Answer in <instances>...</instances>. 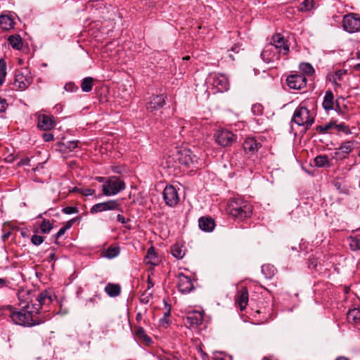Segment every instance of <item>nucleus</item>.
<instances>
[{
    "label": "nucleus",
    "instance_id": "f257e3e1",
    "mask_svg": "<svg viewBox=\"0 0 360 360\" xmlns=\"http://www.w3.org/2000/svg\"><path fill=\"white\" fill-rule=\"evenodd\" d=\"M11 318L15 323L24 326L39 325L46 320L40 316L39 308L30 303L22 307L20 311H11Z\"/></svg>",
    "mask_w": 360,
    "mask_h": 360
},
{
    "label": "nucleus",
    "instance_id": "f03ea898",
    "mask_svg": "<svg viewBox=\"0 0 360 360\" xmlns=\"http://www.w3.org/2000/svg\"><path fill=\"white\" fill-rule=\"evenodd\" d=\"M226 212L233 217L244 219L251 216L252 206L242 198H233L228 202Z\"/></svg>",
    "mask_w": 360,
    "mask_h": 360
},
{
    "label": "nucleus",
    "instance_id": "7ed1b4c3",
    "mask_svg": "<svg viewBox=\"0 0 360 360\" xmlns=\"http://www.w3.org/2000/svg\"><path fill=\"white\" fill-rule=\"evenodd\" d=\"M169 158H172L175 162H178L179 164L188 167L198 168L204 164L202 158L198 157L190 149L186 148L176 150Z\"/></svg>",
    "mask_w": 360,
    "mask_h": 360
},
{
    "label": "nucleus",
    "instance_id": "20e7f679",
    "mask_svg": "<svg viewBox=\"0 0 360 360\" xmlns=\"http://www.w3.org/2000/svg\"><path fill=\"white\" fill-rule=\"evenodd\" d=\"M292 121L298 126L304 127L307 129H309L314 122V116L307 108L305 101L301 103L295 109Z\"/></svg>",
    "mask_w": 360,
    "mask_h": 360
},
{
    "label": "nucleus",
    "instance_id": "39448f33",
    "mask_svg": "<svg viewBox=\"0 0 360 360\" xmlns=\"http://www.w3.org/2000/svg\"><path fill=\"white\" fill-rule=\"evenodd\" d=\"M125 189V184L117 176H110L106 179L102 186L103 194L106 196L117 195Z\"/></svg>",
    "mask_w": 360,
    "mask_h": 360
},
{
    "label": "nucleus",
    "instance_id": "423d86ee",
    "mask_svg": "<svg viewBox=\"0 0 360 360\" xmlns=\"http://www.w3.org/2000/svg\"><path fill=\"white\" fill-rule=\"evenodd\" d=\"M216 142L222 147L231 146L237 140V136L225 129H218L214 133Z\"/></svg>",
    "mask_w": 360,
    "mask_h": 360
},
{
    "label": "nucleus",
    "instance_id": "0eeeda50",
    "mask_svg": "<svg viewBox=\"0 0 360 360\" xmlns=\"http://www.w3.org/2000/svg\"><path fill=\"white\" fill-rule=\"evenodd\" d=\"M32 77L27 68L18 70L15 75L14 85L19 90L26 89L32 82Z\"/></svg>",
    "mask_w": 360,
    "mask_h": 360
},
{
    "label": "nucleus",
    "instance_id": "6e6552de",
    "mask_svg": "<svg viewBox=\"0 0 360 360\" xmlns=\"http://www.w3.org/2000/svg\"><path fill=\"white\" fill-rule=\"evenodd\" d=\"M119 211L122 212L120 203L116 200H110L103 202L97 203L91 207L90 212L96 214L105 211Z\"/></svg>",
    "mask_w": 360,
    "mask_h": 360
},
{
    "label": "nucleus",
    "instance_id": "1a4fd4ad",
    "mask_svg": "<svg viewBox=\"0 0 360 360\" xmlns=\"http://www.w3.org/2000/svg\"><path fill=\"white\" fill-rule=\"evenodd\" d=\"M342 26L348 32H358L360 30V18L356 14H347L343 18Z\"/></svg>",
    "mask_w": 360,
    "mask_h": 360
},
{
    "label": "nucleus",
    "instance_id": "9d476101",
    "mask_svg": "<svg viewBox=\"0 0 360 360\" xmlns=\"http://www.w3.org/2000/svg\"><path fill=\"white\" fill-rule=\"evenodd\" d=\"M163 197L166 204L170 207H174L179 201V195L176 189L173 186H167L163 191Z\"/></svg>",
    "mask_w": 360,
    "mask_h": 360
},
{
    "label": "nucleus",
    "instance_id": "9b49d317",
    "mask_svg": "<svg viewBox=\"0 0 360 360\" xmlns=\"http://www.w3.org/2000/svg\"><path fill=\"white\" fill-rule=\"evenodd\" d=\"M287 84L290 89H302L307 84V79L302 74L290 75L287 77Z\"/></svg>",
    "mask_w": 360,
    "mask_h": 360
},
{
    "label": "nucleus",
    "instance_id": "f8f14e48",
    "mask_svg": "<svg viewBox=\"0 0 360 360\" xmlns=\"http://www.w3.org/2000/svg\"><path fill=\"white\" fill-rule=\"evenodd\" d=\"M269 44L274 46L276 51L282 55H287L289 52V46L281 34H274Z\"/></svg>",
    "mask_w": 360,
    "mask_h": 360
},
{
    "label": "nucleus",
    "instance_id": "ddd939ff",
    "mask_svg": "<svg viewBox=\"0 0 360 360\" xmlns=\"http://www.w3.org/2000/svg\"><path fill=\"white\" fill-rule=\"evenodd\" d=\"M280 55L274 46L268 44L262 52L261 57L265 63H270L278 60Z\"/></svg>",
    "mask_w": 360,
    "mask_h": 360
},
{
    "label": "nucleus",
    "instance_id": "4468645a",
    "mask_svg": "<svg viewBox=\"0 0 360 360\" xmlns=\"http://www.w3.org/2000/svg\"><path fill=\"white\" fill-rule=\"evenodd\" d=\"M177 287L179 290L183 294L188 293L194 288L193 283L191 278L183 274H179L178 275Z\"/></svg>",
    "mask_w": 360,
    "mask_h": 360
},
{
    "label": "nucleus",
    "instance_id": "2eb2a0df",
    "mask_svg": "<svg viewBox=\"0 0 360 360\" xmlns=\"http://www.w3.org/2000/svg\"><path fill=\"white\" fill-rule=\"evenodd\" d=\"M202 321L203 314L198 311H194L188 313L184 323L185 325L194 328L200 325Z\"/></svg>",
    "mask_w": 360,
    "mask_h": 360
},
{
    "label": "nucleus",
    "instance_id": "dca6fc26",
    "mask_svg": "<svg viewBox=\"0 0 360 360\" xmlns=\"http://www.w3.org/2000/svg\"><path fill=\"white\" fill-rule=\"evenodd\" d=\"M212 85L216 87L219 91L224 92L229 89V81L226 75L217 74L213 77Z\"/></svg>",
    "mask_w": 360,
    "mask_h": 360
},
{
    "label": "nucleus",
    "instance_id": "f3484780",
    "mask_svg": "<svg viewBox=\"0 0 360 360\" xmlns=\"http://www.w3.org/2000/svg\"><path fill=\"white\" fill-rule=\"evenodd\" d=\"M165 104V97L163 95L155 96L148 103L147 110L150 112H155L162 108Z\"/></svg>",
    "mask_w": 360,
    "mask_h": 360
},
{
    "label": "nucleus",
    "instance_id": "a211bd4d",
    "mask_svg": "<svg viewBox=\"0 0 360 360\" xmlns=\"http://www.w3.org/2000/svg\"><path fill=\"white\" fill-rule=\"evenodd\" d=\"M55 124L52 117L44 114L38 116V127L42 130L47 131L51 129Z\"/></svg>",
    "mask_w": 360,
    "mask_h": 360
},
{
    "label": "nucleus",
    "instance_id": "6ab92c4d",
    "mask_svg": "<svg viewBox=\"0 0 360 360\" xmlns=\"http://www.w3.org/2000/svg\"><path fill=\"white\" fill-rule=\"evenodd\" d=\"M236 302L240 310H244L248 302V291L245 287H243L239 292L236 298Z\"/></svg>",
    "mask_w": 360,
    "mask_h": 360
},
{
    "label": "nucleus",
    "instance_id": "aec40b11",
    "mask_svg": "<svg viewBox=\"0 0 360 360\" xmlns=\"http://www.w3.org/2000/svg\"><path fill=\"white\" fill-rule=\"evenodd\" d=\"M160 261V258L158 254L155 252V248L153 247L148 248L147 255L144 258L145 263L152 266H155L159 264Z\"/></svg>",
    "mask_w": 360,
    "mask_h": 360
},
{
    "label": "nucleus",
    "instance_id": "412c9836",
    "mask_svg": "<svg viewBox=\"0 0 360 360\" xmlns=\"http://www.w3.org/2000/svg\"><path fill=\"white\" fill-rule=\"evenodd\" d=\"M260 147V143L257 142L254 138H248L243 143L244 150L252 153H256Z\"/></svg>",
    "mask_w": 360,
    "mask_h": 360
},
{
    "label": "nucleus",
    "instance_id": "4be33fe9",
    "mask_svg": "<svg viewBox=\"0 0 360 360\" xmlns=\"http://www.w3.org/2000/svg\"><path fill=\"white\" fill-rule=\"evenodd\" d=\"M198 224L200 229L207 232L212 231L215 226L214 221L210 217L200 218Z\"/></svg>",
    "mask_w": 360,
    "mask_h": 360
},
{
    "label": "nucleus",
    "instance_id": "5701e85b",
    "mask_svg": "<svg viewBox=\"0 0 360 360\" xmlns=\"http://www.w3.org/2000/svg\"><path fill=\"white\" fill-rule=\"evenodd\" d=\"M14 19L9 15H0V28L9 30L14 27Z\"/></svg>",
    "mask_w": 360,
    "mask_h": 360
},
{
    "label": "nucleus",
    "instance_id": "b1692460",
    "mask_svg": "<svg viewBox=\"0 0 360 360\" xmlns=\"http://www.w3.org/2000/svg\"><path fill=\"white\" fill-rule=\"evenodd\" d=\"M349 246L352 250L356 251L360 250V228L356 233H354L353 236L349 237Z\"/></svg>",
    "mask_w": 360,
    "mask_h": 360
},
{
    "label": "nucleus",
    "instance_id": "393cba45",
    "mask_svg": "<svg viewBox=\"0 0 360 360\" xmlns=\"http://www.w3.org/2000/svg\"><path fill=\"white\" fill-rule=\"evenodd\" d=\"M134 334L140 341H143L146 345H149L151 342V339L146 334L142 327L139 326L135 328Z\"/></svg>",
    "mask_w": 360,
    "mask_h": 360
},
{
    "label": "nucleus",
    "instance_id": "a878e982",
    "mask_svg": "<svg viewBox=\"0 0 360 360\" xmlns=\"http://www.w3.org/2000/svg\"><path fill=\"white\" fill-rule=\"evenodd\" d=\"M333 93L331 91H326L322 103L323 108L326 110H332L333 108Z\"/></svg>",
    "mask_w": 360,
    "mask_h": 360
},
{
    "label": "nucleus",
    "instance_id": "bb28decb",
    "mask_svg": "<svg viewBox=\"0 0 360 360\" xmlns=\"http://www.w3.org/2000/svg\"><path fill=\"white\" fill-rule=\"evenodd\" d=\"M105 292L110 297H116L120 293V286L118 284L108 283L105 288Z\"/></svg>",
    "mask_w": 360,
    "mask_h": 360
},
{
    "label": "nucleus",
    "instance_id": "cd10ccee",
    "mask_svg": "<svg viewBox=\"0 0 360 360\" xmlns=\"http://www.w3.org/2000/svg\"><path fill=\"white\" fill-rule=\"evenodd\" d=\"M37 300L39 305L43 306L51 304L52 299L48 291H43L37 296Z\"/></svg>",
    "mask_w": 360,
    "mask_h": 360
},
{
    "label": "nucleus",
    "instance_id": "c85d7f7f",
    "mask_svg": "<svg viewBox=\"0 0 360 360\" xmlns=\"http://www.w3.org/2000/svg\"><path fill=\"white\" fill-rule=\"evenodd\" d=\"M8 41L11 46L16 50H20L22 47V39L18 34L10 36L8 37Z\"/></svg>",
    "mask_w": 360,
    "mask_h": 360
},
{
    "label": "nucleus",
    "instance_id": "c756f323",
    "mask_svg": "<svg viewBox=\"0 0 360 360\" xmlns=\"http://www.w3.org/2000/svg\"><path fill=\"white\" fill-rule=\"evenodd\" d=\"M314 162L315 166L318 167H326L330 166L328 158L325 155L316 156L314 160Z\"/></svg>",
    "mask_w": 360,
    "mask_h": 360
},
{
    "label": "nucleus",
    "instance_id": "7c9ffc66",
    "mask_svg": "<svg viewBox=\"0 0 360 360\" xmlns=\"http://www.w3.org/2000/svg\"><path fill=\"white\" fill-rule=\"evenodd\" d=\"M347 320L349 323H356L360 321V309H350L347 314Z\"/></svg>",
    "mask_w": 360,
    "mask_h": 360
},
{
    "label": "nucleus",
    "instance_id": "2f4dec72",
    "mask_svg": "<svg viewBox=\"0 0 360 360\" xmlns=\"http://www.w3.org/2000/svg\"><path fill=\"white\" fill-rule=\"evenodd\" d=\"M94 78L91 77H85L81 83V89L84 92H89L91 91L94 85Z\"/></svg>",
    "mask_w": 360,
    "mask_h": 360
},
{
    "label": "nucleus",
    "instance_id": "473e14b6",
    "mask_svg": "<svg viewBox=\"0 0 360 360\" xmlns=\"http://www.w3.org/2000/svg\"><path fill=\"white\" fill-rule=\"evenodd\" d=\"M354 148V142L352 141L343 142L338 150H341L345 155L350 153Z\"/></svg>",
    "mask_w": 360,
    "mask_h": 360
},
{
    "label": "nucleus",
    "instance_id": "72a5a7b5",
    "mask_svg": "<svg viewBox=\"0 0 360 360\" xmlns=\"http://www.w3.org/2000/svg\"><path fill=\"white\" fill-rule=\"evenodd\" d=\"M346 74V71L344 70H340L335 72V74L332 76L330 81H332L335 85L340 86V84L338 82L341 81L342 77Z\"/></svg>",
    "mask_w": 360,
    "mask_h": 360
},
{
    "label": "nucleus",
    "instance_id": "f704fd0d",
    "mask_svg": "<svg viewBox=\"0 0 360 360\" xmlns=\"http://www.w3.org/2000/svg\"><path fill=\"white\" fill-rule=\"evenodd\" d=\"M262 271L268 278H271L276 273V269L269 264L263 265L262 267Z\"/></svg>",
    "mask_w": 360,
    "mask_h": 360
},
{
    "label": "nucleus",
    "instance_id": "c9c22d12",
    "mask_svg": "<svg viewBox=\"0 0 360 360\" xmlns=\"http://www.w3.org/2000/svg\"><path fill=\"white\" fill-rule=\"evenodd\" d=\"M120 253V248L118 247H109L105 252L104 256L108 259H112L117 257Z\"/></svg>",
    "mask_w": 360,
    "mask_h": 360
},
{
    "label": "nucleus",
    "instance_id": "e433bc0d",
    "mask_svg": "<svg viewBox=\"0 0 360 360\" xmlns=\"http://www.w3.org/2000/svg\"><path fill=\"white\" fill-rule=\"evenodd\" d=\"M6 74V63L3 59H0V86L4 83Z\"/></svg>",
    "mask_w": 360,
    "mask_h": 360
},
{
    "label": "nucleus",
    "instance_id": "4c0bfd02",
    "mask_svg": "<svg viewBox=\"0 0 360 360\" xmlns=\"http://www.w3.org/2000/svg\"><path fill=\"white\" fill-rule=\"evenodd\" d=\"M300 68L304 74L307 75H311L314 72V68L311 64L308 63H301L300 65Z\"/></svg>",
    "mask_w": 360,
    "mask_h": 360
},
{
    "label": "nucleus",
    "instance_id": "58836bf2",
    "mask_svg": "<svg viewBox=\"0 0 360 360\" xmlns=\"http://www.w3.org/2000/svg\"><path fill=\"white\" fill-rule=\"evenodd\" d=\"M335 129L338 132H342L345 135H349L352 134L351 129L349 128V126L346 125L345 123H336V125H335Z\"/></svg>",
    "mask_w": 360,
    "mask_h": 360
},
{
    "label": "nucleus",
    "instance_id": "ea45409f",
    "mask_svg": "<svg viewBox=\"0 0 360 360\" xmlns=\"http://www.w3.org/2000/svg\"><path fill=\"white\" fill-rule=\"evenodd\" d=\"M39 228L41 233H49L53 229V226L49 220L44 219L41 223Z\"/></svg>",
    "mask_w": 360,
    "mask_h": 360
},
{
    "label": "nucleus",
    "instance_id": "a19ab883",
    "mask_svg": "<svg viewBox=\"0 0 360 360\" xmlns=\"http://www.w3.org/2000/svg\"><path fill=\"white\" fill-rule=\"evenodd\" d=\"M313 0H304L300 6L299 10L302 12L308 11L313 8Z\"/></svg>",
    "mask_w": 360,
    "mask_h": 360
},
{
    "label": "nucleus",
    "instance_id": "79ce46f5",
    "mask_svg": "<svg viewBox=\"0 0 360 360\" xmlns=\"http://www.w3.org/2000/svg\"><path fill=\"white\" fill-rule=\"evenodd\" d=\"M172 255L177 258V259H181L183 257L184 253L183 252L182 250L181 249V248L177 245H173L172 248Z\"/></svg>",
    "mask_w": 360,
    "mask_h": 360
},
{
    "label": "nucleus",
    "instance_id": "37998d69",
    "mask_svg": "<svg viewBox=\"0 0 360 360\" xmlns=\"http://www.w3.org/2000/svg\"><path fill=\"white\" fill-rule=\"evenodd\" d=\"M264 111V107L260 103H255L252 106V112L255 115H262Z\"/></svg>",
    "mask_w": 360,
    "mask_h": 360
},
{
    "label": "nucleus",
    "instance_id": "c03bdc74",
    "mask_svg": "<svg viewBox=\"0 0 360 360\" xmlns=\"http://www.w3.org/2000/svg\"><path fill=\"white\" fill-rule=\"evenodd\" d=\"M335 125H336V122H330L324 125L319 126L317 129L319 131L327 132L330 129H335Z\"/></svg>",
    "mask_w": 360,
    "mask_h": 360
},
{
    "label": "nucleus",
    "instance_id": "a18cd8bd",
    "mask_svg": "<svg viewBox=\"0 0 360 360\" xmlns=\"http://www.w3.org/2000/svg\"><path fill=\"white\" fill-rule=\"evenodd\" d=\"M78 192L84 196L92 195L95 193V190L88 188H80L78 189Z\"/></svg>",
    "mask_w": 360,
    "mask_h": 360
},
{
    "label": "nucleus",
    "instance_id": "49530a36",
    "mask_svg": "<svg viewBox=\"0 0 360 360\" xmlns=\"http://www.w3.org/2000/svg\"><path fill=\"white\" fill-rule=\"evenodd\" d=\"M44 238L41 236L34 235L32 236L31 241L35 245H39L44 242Z\"/></svg>",
    "mask_w": 360,
    "mask_h": 360
},
{
    "label": "nucleus",
    "instance_id": "de8ad7c7",
    "mask_svg": "<svg viewBox=\"0 0 360 360\" xmlns=\"http://www.w3.org/2000/svg\"><path fill=\"white\" fill-rule=\"evenodd\" d=\"M151 297L152 292H149L148 290H146L141 297V302L146 304L149 302Z\"/></svg>",
    "mask_w": 360,
    "mask_h": 360
},
{
    "label": "nucleus",
    "instance_id": "09e8293b",
    "mask_svg": "<svg viewBox=\"0 0 360 360\" xmlns=\"http://www.w3.org/2000/svg\"><path fill=\"white\" fill-rule=\"evenodd\" d=\"M64 89L68 92H75L78 90V87L74 83L68 82L64 86Z\"/></svg>",
    "mask_w": 360,
    "mask_h": 360
},
{
    "label": "nucleus",
    "instance_id": "8fccbe9b",
    "mask_svg": "<svg viewBox=\"0 0 360 360\" xmlns=\"http://www.w3.org/2000/svg\"><path fill=\"white\" fill-rule=\"evenodd\" d=\"M333 158L336 160H342L347 158V155H345L341 150H338L335 152H334L333 155Z\"/></svg>",
    "mask_w": 360,
    "mask_h": 360
},
{
    "label": "nucleus",
    "instance_id": "3c124183",
    "mask_svg": "<svg viewBox=\"0 0 360 360\" xmlns=\"http://www.w3.org/2000/svg\"><path fill=\"white\" fill-rule=\"evenodd\" d=\"M63 212L67 214L78 212V209L76 207H66L63 209Z\"/></svg>",
    "mask_w": 360,
    "mask_h": 360
},
{
    "label": "nucleus",
    "instance_id": "603ef678",
    "mask_svg": "<svg viewBox=\"0 0 360 360\" xmlns=\"http://www.w3.org/2000/svg\"><path fill=\"white\" fill-rule=\"evenodd\" d=\"M78 141H68L65 143L66 148L70 149V150L76 148L77 147Z\"/></svg>",
    "mask_w": 360,
    "mask_h": 360
},
{
    "label": "nucleus",
    "instance_id": "864d4df0",
    "mask_svg": "<svg viewBox=\"0 0 360 360\" xmlns=\"http://www.w3.org/2000/svg\"><path fill=\"white\" fill-rule=\"evenodd\" d=\"M6 101L4 98H0V113L4 112L7 108Z\"/></svg>",
    "mask_w": 360,
    "mask_h": 360
},
{
    "label": "nucleus",
    "instance_id": "5fc2aeb1",
    "mask_svg": "<svg viewBox=\"0 0 360 360\" xmlns=\"http://www.w3.org/2000/svg\"><path fill=\"white\" fill-rule=\"evenodd\" d=\"M43 139L45 141H51L53 140V135L51 133H44L43 134Z\"/></svg>",
    "mask_w": 360,
    "mask_h": 360
},
{
    "label": "nucleus",
    "instance_id": "6e6d98bb",
    "mask_svg": "<svg viewBox=\"0 0 360 360\" xmlns=\"http://www.w3.org/2000/svg\"><path fill=\"white\" fill-rule=\"evenodd\" d=\"M66 231V228L62 227L60 229V230L58 231V233L56 234L55 238L56 239H58L60 237H61L65 232Z\"/></svg>",
    "mask_w": 360,
    "mask_h": 360
},
{
    "label": "nucleus",
    "instance_id": "4d7b16f0",
    "mask_svg": "<svg viewBox=\"0 0 360 360\" xmlns=\"http://www.w3.org/2000/svg\"><path fill=\"white\" fill-rule=\"evenodd\" d=\"M117 220L122 224H125L129 221V219H126L122 215L120 214L117 216Z\"/></svg>",
    "mask_w": 360,
    "mask_h": 360
},
{
    "label": "nucleus",
    "instance_id": "13d9d810",
    "mask_svg": "<svg viewBox=\"0 0 360 360\" xmlns=\"http://www.w3.org/2000/svg\"><path fill=\"white\" fill-rule=\"evenodd\" d=\"M30 160L28 158L22 159L18 163V165H28Z\"/></svg>",
    "mask_w": 360,
    "mask_h": 360
},
{
    "label": "nucleus",
    "instance_id": "bf43d9fd",
    "mask_svg": "<svg viewBox=\"0 0 360 360\" xmlns=\"http://www.w3.org/2000/svg\"><path fill=\"white\" fill-rule=\"evenodd\" d=\"M96 297H97V296H96V295H95L94 297L89 298V299L86 301V305H89L90 304H93V303H94V302H96Z\"/></svg>",
    "mask_w": 360,
    "mask_h": 360
},
{
    "label": "nucleus",
    "instance_id": "052dcab7",
    "mask_svg": "<svg viewBox=\"0 0 360 360\" xmlns=\"http://www.w3.org/2000/svg\"><path fill=\"white\" fill-rule=\"evenodd\" d=\"M153 285H153V283H152V281H151V280H150V276H148V290H150L151 288H153Z\"/></svg>",
    "mask_w": 360,
    "mask_h": 360
},
{
    "label": "nucleus",
    "instance_id": "680f3d73",
    "mask_svg": "<svg viewBox=\"0 0 360 360\" xmlns=\"http://www.w3.org/2000/svg\"><path fill=\"white\" fill-rule=\"evenodd\" d=\"M75 221V219H72V220L69 221L67 223V224H66L65 226H63V227H64V228H66V230H67V229H70V228L72 226V221Z\"/></svg>",
    "mask_w": 360,
    "mask_h": 360
},
{
    "label": "nucleus",
    "instance_id": "e2e57ef3",
    "mask_svg": "<svg viewBox=\"0 0 360 360\" xmlns=\"http://www.w3.org/2000/svg\"><path fill=\"white\" fill-rule=\"evenodd\" d=\"M55 259H56L55 253H51L49 255V261L50 262V261L54 260Z\"/></svg>",
    "mask_w": 360,
    "mask_h": 360
},
{
    "label": "nucleus",
    "instance_id": "0e129e2a",
    "mask_svg": "<svg viewBox=\"0 0 360 360\" xmlns=\"http://www.w3.org/2000/svg\"><path fill=\"white\" fill-rule=\"evenodd\" d=\"M96 180L98 181L99 182H104L105 181V178L104 177H96Z\"/></svg>",
    "mask_w": 360,
    "mask_h": 360
},
{
    "label": "nucleus",
    "instance_id": "69168bd1",
    "mask_svg": "<svg viewBox=\"0 0 360 360\" xmlns=\"http://www.w3.org/2000/svg\"><path fill=\"white\" fill-rule=\"evenodd\" d=\"M5 285H6L5 280L0 278V288L3 287Z\"/></svg>",
    "mask_w": 360,
    "mask_h": 360
},
{
    "label": "nucleus",
    "instance_id": "338daca9",
    "mask_svg": "<svg viewBox=\"0 0 360 360\" xmlns=\"http://www.w3.org/2000/svg\"><path fill=\"white\" fill-rule=\"evenodd\" d=\"M9 236H10V232H8V233L4 234L2 236L3 240H5L6 238H8Z\"/></svg>",
    "mask_w": 360,
    "mask_h": 360
},
{
    "label": "nucleus",
    "instance_id": "774afa93",
    "mask_svg": "<svg viewBox=\"0 0 360 360\" xmlns=\"http://www.w3.org/2000/svg\"><path fill=\"white\" fill-rule=\"evenodd\" d=\"M142 318V315L141 313H138L137 315H136V320L137 321H140Z\"/></svg>",
    "mask_w": 360,
    "mask_h": 360
}]
</instances>
